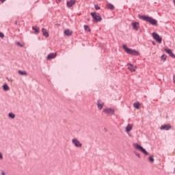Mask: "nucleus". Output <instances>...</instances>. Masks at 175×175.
<instances>
[{
    "label": "nucleus",
    "instance_id": "1",
    "mask_svg": "<svg viewBox=\"0 0 175 175\" xmlns=\"http://www.w3.org/2000/svg\"><path fill=\"white\" fill-rule=\"evenodd\" d=\"M140 18H142V20H144V21H146V23H150L151 25H157L158 24L157 20H155L152 17H150L146 15L141 16Z\"/></svg>",
    "mask_w": 175,
    "mask_h": 175
},
{
    "label": "nucleus",
    "instance_id": "2",
    "mask_svg": "<svg viewBox=\"0 0 175 175\" xmlns=\"http://www.w3.org/2000/svg\"><path fill=\"white\" fill-rule=\"evenodd\" d=\"M123 49L125 50L127 54H130L131 55H139V52L135 49H129L128 46L125 44L123 45Z\"/></svg>",
    "mask_w": 175,
    "mask_h": 175
},
{
    "label": "nucleus",
    "instance_id": "3",
    "mask_svg": "<svg viewBox=\"0 0 175 175\" xmlns=\"http://www.w3.org/2000/svg\"><path fill=\"white\" fill-rule=\"evenodd\" d=\"M90 14L95 23H99L100 21H102V17H100V14H99V13L92 12Z\"/></svg>",
    "mask_w": 175,
    "mask_h": 175
},
{
    "label": "nucleus",
    "instance_id": "4",
    "mask_svg": "<svg viewBox=\"0 0 175 175\" xmlns=\"http://www.w3.org/2000/svg\"><path fill=\"white\" fill-rule=\"evenodd\" d=\"M103 113L106 116H113L116 113V110L113 108H105L103 109Z\"/></svg>",
    "mask_w": 175,
    "mask_h": 175
},
{
    "label": "nucleus",
    "instance_id": "5",
    "mask_svg": "<svg viewBox=\"0 0 175 175\" xmlns=\"http://www.w3.org/2000/svg\"><path fill=\"white\" fill-rule=\"evenodd\" d=\"M133 146L135 148H136V150H139L141 152H143V154H144V155H148V152H147L146 149L142 148V146L139 145V144L135 143L133 144Z\"/></svg>",
    "mask_w": 175,
    "mask_h": 175
},
{
    "label": "nucleus",
    "instance_id": "6",
    "mask_svg": "<svg viewBox=\"0 0 175 175\" xmlns=\"http://www.w3.org/2000/svg\"><path fill=\"white\" fill-rule=\"evenodd\" d=\"M72 143L77 148H81L83 147V144H81L77 138H73L72 139Z\"/></svg>",
    "mask_w": 175,
    "mask_h": 175
},
{
    "label": "nucleus",
    "instance_id": "7",
    "mask_svg": "<svg viewBox=\"0 0 175 175\" xmlns=\"http://www.w3.org/2000/svg\"><path fill=\"white\" fill-rule=\"evenodd\" d=\"M152 36H153L154 40L157 41L158 43H162V38H161V36H159V33L154 32L152 33Z\"/></svg>",
    "mask_w": 175,
    "mask_h": 175
},
{
    "label": "nucleus",
    "instance_id": "8",
    "mask_svg": "<svg viewBox=\"0 0 175 175\" xmlns=\"http://www.w3.org/2000/svg\"><path fill=\"white\" fill-rule=\"evenodd\" d=\"M132 129H133V124H128L125 128V131L129 136H131V134H129V132H131V131H132Z\"/></svg>",
    "mask_w": 175,
    "mask_h": 175
},
{
    "label": "nucleus",
    "instance_id": "9",
    "mask_svg": "<svg viewBox=\"0 0 175 175\" xmlns=\"http://www.w3.org/2000/svg\"><path fill=\"white\" fill-rule=\"evenodd\" d=\"M131 25L135 31H139L140 24L138 22H133Z\"/></svg>",
    "mask_w": 175,
    "mask_h": 175
},
{
    "label": "nucleus",
    "instance_id": "10",
    "mask_svg": "<svg viewBox=\"0 0 175 175\" xmlns=\"http://www.w3.org/2000/svg\"><path fill=\"white\" fill-rule=\"evenodd\" d=\"M105 105V103L102 102V100H97V107L98 110H102L103 109V106Z\"/></svg>",
    "mask_w": 175,
    "mask_h": 175
},
{
    "label": "nucleus",
    "instance_id": "11",
    "mask_svg": "<svg viewBox=\"0 0 175 175\" xmlns=\"http://www.w3.org/2000/svg\"><path fill=\"white\" fill-rule=\"evenodd\" d=\"M128 69L131 70V72H136L137 66L132 65V64H127Z\"/></svg>",
    "mask_w": 175,
    "mask_h": 175
},
{
    "label": "nucleus",
    "instance_id": "12",
    "mask_svg": "<svg viewBox=\"0 0 175 175\" xmlns=\"http://www.w3.org/2000/svg\"><path fill=\"white\" fill-rule=\"evenodd\" d=\"M172 127L170 124H164L160 127L161 131H169Z\"/></svg>",
    "mask_w": 175,
    "mask_h": 175
},
{
    "label": "nucleus",
    "instance_id": "13",
    "mask_svg": "<svg viewBox=\"0 0 175 175\" xmlns=\"http://www.w3.org/2000/svg\"><path fill=\"white\" fill-rule=\"evenodd\" d=\"M165 51L169 54L170 57H172V58H175V55L173 54V52L172 51V49H165Z\"/></svg>",
    "mask_w": 175,
    "mask_h": 175
},
{
    "label": "nucleus",
    "instance_id": "14",
    "mask_svg": "<svg viewBox=\"0 0 175 175\" xmlns=\"http://www.w3.org/2000/svg\"><path fill=\"white\" fill-rule=\"evenodd\" d=\"M76 3V0H70L67 1V6L68 8H72V6H73V5H75Z\"/></svg>",
    "mask_w": 175,
    "mask_h": 175
},
{
    "label": "nucleus",
    "instance_id": "15",
    "mask_svg": "<svg viewBox=\"0 0 175 175\" xmlns=\"http://www.w3.org/2000/svg\"><path fill=\"white\" fill-rule=\"evenodd\" d=\"M57 57V53H49L47 56V59H53Z\"/></svg>",
    "mask_w": 175,
    "mask_h": 175
},
{
    "label": "nucleus",
    "instance_id": "16",
    "mask_svg": "<svg viewBox=\"0 0 175 175\" xmlns=\"http://www.w3.org/2000/svg\"><path fill=\"white\" fill-rule=\"evenodd\" d=\"M42 35L45 36V38H49V32L47 31V29L42 28Z\"/></svg>",
    "mask_w": 175,
    "mask_h": 175
},
{
    "label": "nucleus",
    "instance_id": "17",
    "mask_svg": "<svg viewBox=\"0 0 175 175\" xmlns=\"http://www.w3.org/2000/svg\"><path fill=\"white\" fill-rule=\"evenodd\" d=\"M18 74L20 75V76H27L28 73L25 70H18Z\"/></svg>",
    "mask_w": 175,
    "mask_h": 175
},
{
    "label": "nucleus",
    "instance_id": "18",
    "mask_svg": "<svg viewBox=\"0 0 175 175\" xmlns=\"http://www.w3.org/2000/svg\"><path fill=\"white\" fill-rule=\"evenodd\" d=\"M72 31H70L68 29L64 31V35H66L67 36H70V35H72Z\"/></svg>",
    "mask_w": 175,
    "mask_h": 175
},
{
    "label": "nucleus",
    "instance_id": "19",
    "mask_svg": "<svg viewBox=\"0 0 175 175\" xmlns=\"http://www.w3.org/2000/svg\"><path fill=\"white\" fill-rule=\"evenodd\" d=\"M140 106H142V105L139 102L135 103L133 104V107H135V109H140Z\"/></svg>",
    "mask_w": 175,
    "mask_h": 175
},
{
    "label": "nucleus",
    "instance_id": "20",
    "mask_svg": "<svg viewBox=\"0 0 175 175\" xmlns=\"http://www.w3.org/2000/svg\"><path fill=\"white\" fill-rule=\"evenodd\" d=\"M32 29H33V31H34V32H35L36 33H39V32H40L39 27H36V26L33 27H32Z\"/></svg>",
    "mask_w": 175,
    "mask_h": 175
},
{
    "label": "nucleus",
    "instance_id": "21",
    "mask_svg": "<svg viewBox=\"0 0 175 175\" xmlns=\"http://www.w3.org/2000/svg\"><path fill=\"white\" fill-rule=\"evenodd\" d=\"M3 90L4 91H9V90H10V88H9V85H8V84H5L3 85Z\"/></svg>",
    "mask_w": 175,
    "mask_h": 175
},
{
    "label": "nucleus",
    "instance_id": "22",
    "mask_svg": "<svg viewBox=\"0 0 175 175\" xmlns=\"http://www.w3.org/2000/svg\"><path fill=\"white\" fill-rule=\"evenodd\" d=\"M83 28L85 31H87L88 32H91V29H90V27L88 25H84Z\"/></svg>",
    "mask_w": 175,
    "mask_h": 175
},
{
    "label": "nucleus",
    "instance_id": "23",
    "mask_svg": "<svg viewBox=\"0 0 175 175\" xmlns=\"http://www.w3.org/2000/svg\"><path fill=\"white\" fill-rule=\"evenodd\" d=\"M8 117L10 118H12V119H14V118H16V115L14 114V113H10L9 114H8Z\"/></svg>",
    "mask_w": 175,
    "mask_h": 175
},
{
    "label": "nucleus",
    "instance_id": "24",
    "mask_svg": "<svg viewBox=\"0 0 175 175\" xmlns=\"http://www.w3.org/2000/svg\"><path fill=\"white\" fill-rule=\"evenodd\" d=\"M107 8L109 9L110 10H113V9H114V5L109 3V4H107Z\"/></svg>",
    "mask_w": 175,
    "mask_h": 175
},
{
    "label": "nucleus",
    "instance_id": "25",
    "mask_svg": "<svg viewBox=\"0 0 175 175\" xmlns=\"http://www.w3.org/2000/svg\"><path fill=\"white\" fill-rule=\"evenodd\" d=\"M148 159H149V162H150L151 163H153V162H154V157L152 156L148 158Z\"/></svg>",
    "mask_w": 175,
    "mask_h": 175
},
{
    "label": "nucleus",
    "instance_id": "26",
    "mask_svg": "<svg viewBox=\"0 0 175 175\" xmlns=\"http://www.w3.org/2000/svg\"><path fill=\"white\" fill-rule=\"evenodd\" d=\"M161 59H163V61H166V55H161Z\"/></svg>",
    "mask_w": 175,
    "mask_h": 175
},
{
    "label": "nucleus",
    "instance_id": "27",
    "mask_svg": "<svg viewBox=\"0 0 175 175\" xmlns=\"http://www.w3.org/2000/svg\"><path fill=\"white\" fill-rule=\"evenodd\" d=\"M0 38H1V39H3V38H5V35L3 34V33L0 32Z\"/></svg>",
    "mask_w": 175,
    "mask_h": 175
},
{
    "label": "nucleus",
    "instance_id": "28",
    "mask_svg": "<svg viewBox=\"0 0 175 175\" xmlns=\"http://www.w3.org/2000/svg\"><path fill=\"white\" fill-rule=\"evenodd\" d=\"M94 8H95L96 10H99V9H100V8H99L98 5H95Z\"/></svg>",
    "mask_w": 175,
    "mask_h": 175
},
{
    "label": "nucleus",
    "instance_id": "29",
    "mask_svg": "<svg viewBox=\"0 0 175 175\" xmlns=\"http://www.w3.org/2000/svg\"><path fill=\"white\" fill-rule=\"evenodd\" d=\"M135 154L136 155V157H137L138 158H140V153L137 152H135Z\"/></svg>",
    "mask_w": 175,
    "mask_h": 175
},
{
    "label": "nucleus",
    "instance_id": "30",
    "mask_svg": "<svg viewBox=\"0 0 175 175\" xmlns=\"http://www.w3.org/2000/svg\"><path fill=\"white\" fill-rule=\"evenodd\" d=\"M0 159H3V155L0 152Z\"/></svg>",
    "mask_w": 175,
    "mask_h": 175
},
{
    "label": "nucleus",
    "instance_id": "31",
    "mask_svg": "<svg viewBox=\"0 0 175 175\" xmlns=\"http://www.w3.org/2000/svg\"><path fill=\"white\" fill-rule=\"evenodd\" d=\"M18 46H20L21 47H23V44H20V42H17Z\"/></svg>",
    "mask_w": 175,
    "mask_h": 175
},
{
    "label": "nucleus",
    "instance_id": "32",
    "mask_svg": "<svg viewBox=\"0 0 175 175\" xmlns=\"http://www.w3.org/2000/svg\"><path fill=\"white\" fill-rule=\"evenodd\" d=\"M173 82L175 84V75L173 76Z\"/></svg>",
    "mask_w": 175,
    "mask_h": 175
},
{
    "label": "nucleus",
    "instance_id": "33",
    "mask_svg": "<svg viewBox=\"0 0 175 175\" xmlns=\"http://www.w3.org/2000/svg\"><path fill=\"white\" fill-rule=\"evenodd\" d=\"M5 1H6V0H0V2H1V3H3V2H5Z\"/></svg>",
    "mask_w": 175,
    "mask_h": 175
},
{
    "label": "nucleus",
    "instance_id": "34",
    "mask_svg": "<svg viewBox=\"0 0 175 175\" xmlns=\"http://www.w3.org/2000/svg\"><path fill=\"white\" fill-rule=\"evenodd\" d=\"M8 81H13V80L12 79H8Z\"/></svg>",
    "mask_w": 175,
    "mask_h": 175
},
{
    "label": "nucleus",
    "instance_id": "35",
    "mask_svg": "<svg viewBox=\"0 0 175 175\" xmlns=\"http://www.w3.org/2000/svg\"><path fill=\"white\" fill-rule=\"evenodd\" d=\"M62 0H56L57 2H61Z\"/></svg>",
    "mask_w": 175,
    "mask_h": 175
},
{
    "label": "nucleus",
    "instance_id": "36",
    "mask_svg": "<svg viewBox=\"0 0 175 175\" xmlns=\"http://www.w3.org/2000/svg\"><path fill=\"white\" fill-rule=\"evenodd\" d=\"M153 46H155V42H152Z\"/></svg>",
    "mask_w": 175,
    "mask_h": 175
},
{
    "label": "nucleus",
    "instance_id": "37",
    "mask_svg": "<svg viewBox=\"0 0 175 175\" xmlns=\"http://www.w3.org/2000/svg\"><path fill=\"white\" fill-rule=\"evenodd\" d=\"M1 175H5V172H1Z\"/></svg>",
    "mask_w": 175,
    "mask_h": 175
}]
</instances>
